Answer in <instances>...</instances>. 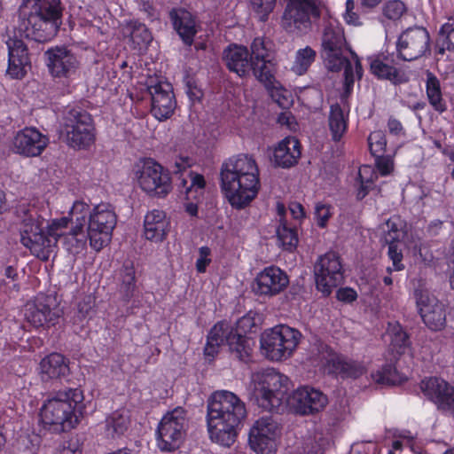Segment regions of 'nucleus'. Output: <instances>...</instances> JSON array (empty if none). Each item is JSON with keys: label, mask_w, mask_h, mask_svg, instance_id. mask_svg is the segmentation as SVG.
Segmentation results:
<instances>
[{"label": "nucleus", "mask_w": 454, "mask_h": 454, "mask_svg": "<svg viewBox=\"0 0 454 454\" xmlns=\"http://www.w3.org/2000/svg\"><path fill=\"white\" fill-rule=\"evenodd\" d=\"M48 209L49 204L43 199L18 209L21 218L20 241L43 261L57 254L59 239L64 248L73 255L83 254L88 240L91 248L100 251L110 242L117 222L111 205L100 203L91 208L86 202L76 200L69 216L52 219L43 226V214Z\"/></svg>", "instance_id": "obj_1"}, {"label": "nucleus", "mask_w": 454, "mask_h": 454, "mask_svg": "<svg viewBox=\"0 0 454 454\" xmlns=\"http://www.w3.org/2000/svg\"><path fill=\"white\" fill-rule=\"evenodd\" d=\"M289 378L273 369L251 374L246 391L248 399L267 411H279L288 407L301 415H312L323 411L327 396L320 390L303 386L291 394Z\"/></svg>", "instance_id": "obj_2"}, {"label": "nucleus", "mask_w": 454, "mask_h": 454, "mask_svg": "<svg viewBox=\"0 0 454 454\" xmlns=\"http://www.w3.org/2000/svg\"><path fill=\"white\" fill-rule=\"evenodd\" d=\"M247 416L244 401L228 390L215 391L207 404V428L209 439L223 447H231Z\"/></svg>", "instance_id": "obj_3"}, {"label": "nucleus", "mask_w": 454, "mask_h": 454, "mask_svg": "<svg viewBox=\"0 0 454 454\" xmlns=\"http://www.w3.org/2000/svg\"><path fill=\"white\" fill-rule=\"evenodd\" d=\"M261 188L256 160L248 154H239L225 161L221 168V189L236 209L249 206Z\"/></svg>", "instance_id": "obj_4"}, {"label": "nucleus", "mask_w": 454, "mask_h": 454, "mask_svg": "<svg viewBox=\"0 0 454 454\" xmlns=\"http://www.w3.org/2000/svg\"><path fill=\"white\" fill-rule=\"evenodd\" d=\"M61 13L59 0H23L18 13L20 35L39 43L51 40L61 23Z\"/></svg>", "instance_id": "obj_5"}, {"label": "nucleus", "mask_w": 454, "mask_h": 454, "mask_svg": "<svg viewBox=\"0 0 454 454\" xmlns=\"http://www.w3.org/2000/svg\"><path fill=\"white\" fill-rule=\"evenodd\" d=\"M80 388H69L47 399L40 410V421L55 433L68 431L79 422L85 406Z\"/></svg>", "instance_id": "obj_6"}, {"label": "nucleus", "mask_w": 454, "mask_h": 454, "mask_svg": "<svg viewBox=\"0 0 454 454\" xmlns=\"http://www.w3.org/2000/svg\"><path fill=\"white\" fill-rule=\"evenodd\" d=\"M302 334L287 325H278L265 330L260 339L262 355L272 362L289 359L296 351Z\"/></svg>", "instance_id": "obj_7"}, {"label": "nucleus", "mask_w": 454, "mask_h": 454, "mask_svg": "<svg viewBox=\"0 0 454 454\" xmlns=\"http://www.w3.org/2000/svg\"><path fill=\"white\" fill-rule=\"evenodd\" d=\"M308 363L316 371L328 374L340 373L352 378L361 376L366 370L364 363L347 360L322 341H318L311 346Z\"/></svg>", "instance_id": "obj_8"}, {"label": "nucleus", "mask_w": 454, "mask_h": 454, "mask_svg": "<svg viewBox=\"0 0 454 454\" xmlns=\"http://www.w3.org/2000/svg\"><path fill=\"white\" fill-rule=\"evenodd\" d=\"M226 343L231 354L241 361H247L253 351L254 340L240 333H233V328L226 322H220L210 330L204 348L206 356L214 358L219 348Z\"/></svg>", "instance_id": "obj_9"}, {"label": "nucleus", "mask_w": 454, "mask_h": 454, "mask_svg": "<svg viewBox=\"0 0 454 454\" xmlns=\"http://www.w3.org/2000/svg\"><path fill=\"white\" fill-rule=\"evenodd\" d=\"M253 51L259 60L256 63L254 76L263 83L270 98L284 109L288 108L294 102L292 93L284 88L273 75V64L270 59V51L262 38L254 40Z\"/></svg>", "instance_id": "obj_10"}, {"label": "nucleus", "mask_w": 454, "mask_h": 454, "mask_svg": "<svg viewBox=\"0 0 454 454\" xmlns=\"http://www.w3.org/2000/svg\"><path fill=\"white\" fill-rule=\"evenodd\" d=\"M133 173L137 185L151 197L164 198L172 190L169 172L151 158L137 162Z\"/></svg>", "instance_id": "obj_11"}, {"label": "nucleus", "mask_w": 454, "mask_h": 454, "mask_svg": "<svg viewBox=\"0 0 454 454\" xmlns=\"http://www.w3.org/2000/svg\"><path fill=\"white\" fill-rule=\"evenodd\" d=\"M62 136L74 149H87L94 144L95 128L91 116L79 108H68L62 123Z\"/></svg>", "instance_id": "obj_12"}, {"label": "nucleus", "mask_w": 454, "mask_h": 454, "mask_svg": "<svg viewBox=\"0 0 454 454\" xmlns=\"http://www.w3.org/2000/svg\"><path fill=\"white\" fill-rule=\"evenodd\" d=\"M322 56L325 65L329 71H344V95L348 96L353 90L356 80L363 76V67L357 54L349 47L344 46L330 50H323Z\"/></svg>", "instance_id": "obj_13"}, {"label": "nucleus", "mask_w": 454, "mask_h": 454, "mask_svg": "<svg viewBox=\"0 0 454 454\" xmlns=\"http://www.w3.org/2000/svg\"><path fill=\"white\" fill-rule=\"evenodd\" d=\"M189 427L187 412L176 407L166 412L157 427V445L163 451L178 449L185 439Z\"/></svg>", "instance_id": "obj_14"}, {"label": "nucleus", "mask_w": 454, "mask_h": 454, "mask_svg": "<svg viewBox=\"0 0 454 454\" xmlns=\"http://www.w3.org/2000/svg\"><path fill=\"white\" fill-rule=\"evenodd\" d=\"M281 435V427L271 416L257 419L248 432V445L256 454H274Z\"/></svg>", "instance_id": "obj_15"}, {"label": "nucleus", "mask_w": 454, "mask_h": 454, "mask_svg": "<svg viewBox=\"0 0 454 454\" xmlns=\"http://www.w3.org/2000/svg\"><path fill=\"white\" fill-rule=\"evenodd\" d=\"M62 315L59 301L54 294H38L24 308V317L35 328L54 325Z\"/></svg>", "instance_id": "obj_16"}, {"label": "nucleus", "mask_w": 454, "mask_h": 454, "mask_svg": "<svg viewBox=\"0 0 454 454\" xmlns=\"http://www.w3.org/2000/svg\"><path fill=\"white\" fill-rule=\"evenodd\" d=\"M382 231L384 233L383 239L388 245L387 254L393 263L392 267L387 268V272L391 273L393 270L400 271L404 268L402 263L403 249L407 247L417 252L419 250V245L406 240L407 233L404 231L403 222L399 218H390L383 225Z\"/></svg>", "instance_id": "obj_17"}, {"label": "nucleus", "mask_w": 454, "mask_h": 454, "mask_svg": "<svg viewBox=\"0 0 454 454\" xmlns=\"http://www.w3.org/2000/svg\"><path fill=\"white\" fill-rule=\"evenodd\" d=\"M46 66L51 75L62 82H69L80 75L79 57L67 46H56L45 51Z\"/></svg>", "instance_id": "obj_18"}, {"label": "nucleus", "mask_w": 454, "mask_h": 454, "mask_svg": "<svg viewBox=\"0 0 454 454\" xmlns=\"http://www.w3.org/2000/svg\"><path fill=\"white\" fill-rule=\"evenodd\" d=\"M314 274L317 290L325 295L330 294L343 279L339 256L333 252L321 255L315 263Z\"/></svg>", "instance_id": "obj_19"}, {"label": "nucleus", "mask_w": 454, "mask_h": 454, "mask_svg": "<svg viewBox=\"0 0 454 454\" xmlns=\"http://www.w3.org/2000/svg\"><path fill=\"white\" fill-rule=\"evenodd\" d=\"M319 15L316 0H288L282 26L289 32L302 31L309 27L311 19H317Z\"/></svg>", "instance_id": "obj_20"}, {"label": "nucleus", "mask_w": 454, "mask_h": 454, "mask_svg": "<svg viewBox=\"0 0 454 454\" xmlns=\"http://www.w3.org/2000/svg\"><path fill=\"white\" fill-rule=\"evenodd\" d=\"M429 41V34L425 28H409L398 38V53L403 60L417 59L428 51Z\"/></svg>", "instance_id": "obj_21"}, {"label": "nucleus", "mask_w": 454, "mask_h": 454, "mask_svg": "<svg viewBox=\"0 0 454 454\" xmlns=\"http://www.w3.org/2000/svg\"><path fill=\"white\" fill-rule=\"evenodd\" d=\"M420 388L439 410L454 419V387L452 386L444 380L432 377L423 380Z\"/></svg>", "instance_id": "obj_22"}, {"label": "nucleus", "mask_w": 454, "mask_h": 454, "mask_svg": "<svg viewBox=\"0 0 454 454\" xmlns=\"http://www.w3.org/2000/svg\"><path fill=\"white\" fill-rule=\"evenodd\" d=\"M415 298L425 325L433 331L441 330L446 321L443 305L427 290H416Z\"/></svg>", "instance_id": "obj_23"}, {"label": "nucleus", "mask_w": 454, "mask_h": 454, "mask_svg": "<svg viewBox=\"0 0 454 454\" xmlns=\"http://www.w3.org/2000/svg\"><path fill=\"white\" fill-rule=\"evenodd\" d=\"M289 283L287 275L276 266H269L260 271L253 286L258 295L274 296L282 292Z\"/></svg>", "instance_id": "obj_24"}, {"label": "nucleus", "mask_w": 454, "mask_h": 454, "mask_svg": "<svg viewBox=\"0 0 454 454\" xmlns=\"http://www.w3.org/2000/svg\"><path fill=\"white\" fill-rule=\"evenodd\" d=\"M49 139L35 128H25L16 133L12 150L20 155L35 157L46 148Z\"/></svg>", "instance_id": "obj_25"}, {"label": "nucleus", "mask_w": 454, "mask_h": 454, "mask_svg": "<svg viewBox=\"0 0 454 454\" xmlns=\"http://www.w3.org/2000/svg\"><path fill=\"white\" fill-rule=\"evenodd\" d=\"M8 49L7 74L12 78L21 79L30 67L28 51L23 40L16 35L6 41Z\"/></svg>", "instance_id": "obj_26"}, {"label": "nucleus", "mask_w": 454, "mask_h": 454, "mask_svg": "<svg viewBox=\"0 0 454 454\" xmlns=\"http://www.w3.org/2000/svg\"><path fill=\"white\" fill-rule=\"evenodd\" d=\"M148 90L152 96L153 116L160 121L169 118L176 107L171 84L160 81L153 85H149Z\"/></svg>", "instance_id": "obj_27"}, {"label": "nucleus", "mask_w": 454, "mask_h": 454, "mask_svg": "<svg viewBox=\"0 0 454 454\" xmlns=\"http://www.w3.org/2000/svg\"><path fill=\"white\" fill-rule=\"evenodd\" d=\"M253 45L254 42L251 45V53L247 47L239 44L230 45L223 52V59L228 68L239 76H245L250 71L254 74L255 66L259 60L253 51Z\"/></svg>", "instance_id": "obj_28"}, {"label": "nucleus", "mask_w": 454, "mask_h": 454, "mask_svg": "<svg viewBox=\"0 0 454 454\" xmlns=\"http://www.w3.org/2000/svg\"><path fill=\"white\" fill-rule=\"evenodd\" d=\"M170 229V221L162 210L153 209L145 215L144 235L146 239L159 243L168 236Z\"/></svg>", "instance_id": "obj_29"}, {"label": "nucleus", "mask_w": 454, "mask_h": 454, "mask_svg": "<svg viewBox=\"0 0 454 454\" xmlns=\"http://www.w3.org/2000/svg\"><path fill=\"white\" fill-rule=\"evenodd\" d=\"M301 155L300 141L294 137H286L275 146L273 162L278 167L289 168L298 163Z\"/></svg>", "instance_id": "obj_30"}, {"label": "nucleus", "mask_w": 454, "mask_h": 454, "mask_svg": "<svg viewBox=\"0 0 454 454\" xmlns=\"http://www.w3.org/2000/svg\"><path fill=\"white\" fill-rule=\"evenodd\" d=\"M170 18L175 30L183 42L187 45H192L199 30L196 18L184 9H174L170 12Z\"/></svg>", "instance_id": "obj_31"}, {"label": "nucleus", "mask_w": 454, "mask_h": 454, "mask_svg": "<svg viewBox=\"0 0 454 454\" xmlns=\"http://www.w3.org/2000/svg\"><path fill=\"white\" fill-rule=\"evenodd\" d=\"M181 185L185 189L186 200H191L185 204V211L191 216H196L198 214L197 201L204 194L205 179L203 176L191 172L188 179H182Z\"/></svg>", "instance_id": "obj_32"}, {"label": "nucleus", "mask_w": 454, "mask_h": 454, "mask_svg": "<svg viewBox=\"0 0 454 454\" xmlns=\"http://www.w3.org/2000/svg\"><path fill=\"white\" fill-rule=\"evenodd\" d=\"M67 360L59 353H51L43 357L39 364V373L43 380L59 379L67 375Z\"/></svg>", "instance_id": "obj_33"}, {"label": "nucleus", "mask_w": 454, "mask_h": 454, "mask_svg": "<svg viewBox=\"0 0 454 454\" xmlns=\"http://www.w3.org/2000/svg\"><path fill=\"white\" fill-rule=\"evenodd\" d=\"M276 209L279 216V225L277 228V238L278 245L286 251H293L298 245V236L295 230L287 225L285 215L286 209L279 202L277 203Z\"/></svg>", "instance_id": "obj_34"}, {"label": "nucleus", "mask_w": 454, "mask_h": 454, "mask_svg": "<svg viewBox=\"0 0 454 454\" xmlns=\"http://www.w3.org/2000/svg\"><path fill=\"white\" fill-rule=\"evenodd\" d=\"M130 426V412L121 408L112 412L106 419V435L115 438L124 434Z\"/></svg>", "instance_id": "obj_35"}, {"label": "nucleus", "mask_w": 454, "mask_h": 454, "mask_svg": "<svg viewBox=\"0 0 454 454\" xmlns=\"http://www.w3.org/2000/svg\"><path fill=\"white\" fill-rule=\"evenodd\" d=\"M122 34L129 36L134 48L146 49L152 42L153 36L148 28L142 23L132 20L127 22L122 27Z\"/></svg>", "instance_id": "obj_36"}, {"label": "nucleus", "mask_w": 454, "mask_h": 454, "mask_svg": "<svg viewBox=\"0 0 454 454\" xmlns=\"http://www.w3.org/2000/svg\"><path fill=\"white\" fill-rule=\"evenodd\" d=\"M348 109L341 107L339 104L332 105L328 118V126L332 137L339 141L348 128Z\"/></svg>", "instance_id": "obj_37"}, {"label": "nucleus", "mask_w": 454, "mask_h": 454, "mask_svg": "<svg viewBox=\"0 0 454 454\" xmlns=\"http://www.w3.org/2000/svg\"><path fill=\"white\" fill-rule=\"evenodd\" d=\"M347 46L343 28L335 20H330L325 27L322 47L330 50Z\"/></svg>", "instance_id": "obj_38"}, {"label": "nucleus", "mask_w": 454, "mask_h": 454, "mask_svg": "<svg viewBox=\"0 0 454 454\" xmlns=\"http://www.w3.org/2000/svg\"><path fill=\"white\" fill-rule=\"evenodd\" d=\"M426 92L430 106L438 113L447 110V103L442 98L440 81L432 73H428L426 81Z\"/></svg>", "instance_id": "obj_39"}, {"label": "nucleus", "mask_w": 454, "mask_h": 454, "mask_svg": "<svg viewBox=\"0 0 454 454\" xmlns=\"http://www.w3.org/2000/svg\"><path fill=\"white\" fill-rule=\"evenodd\" d=\"M370 67L372 73L379 78L387 79L395 83L402 82L399 72L390 64L388 58L375 57L371 59Z\"/></svg>", "instance_id": "obj_40"}, {"label": "nucleus", "mask_w": 454, "mask_h": 454, "mask_svg": "<svg viewBox=\"0 0 454 454\" xmlns=\"http://www.w3.org/2000/svg\"><path fill=\"white\" fill-rule=\"evenodd\" d=\"M316 57V51L309 46H305L297 50L294 54L291 70L297 75L306 74L314 63Z\"/></svg>", "instance_id": "obj_41"}, {"label": "nucleus", "mask_w": 454, "mask_h": 454, "mask_svg": "<svg viewBox=\"0 0 454 454\" xmlns=\"http://www.w3.org/2000/svg\"><path fill=\"white\" fill-rule=\"evenodd\" d=\"M376 178L377 173L373 167L370 165H363L359 168V187L356 193L357 199L362 200L367 195L368 192L372 188Z\"/></svg>", "instance_id": "obj_42"}, {"label": "nucleus", "mask_w": 454, "mask_h": 454, "mask_svg": "<svg viewBox=\"0 0 454 454\" xmlns=\"http://www.w3.org/2000/svg\"><path fill=\"white\" fill-rule=\"evenodd\" d=\"M386 336L389 338L391 345L396 349L397 353L404 352L405 348L408 346L409 340L406 333L399 323H389Z\"/></svg>", "instance_id": "obj_43"}, {"label": "nucleus", "mask_w": 454, "mask_h": 454, "mask_svg": "<svg viewBox=\"0 0 454 454\" xmlns=\"http://www.w3.org/2000/svg\"><path fill=\"white\" fill-rule=\"evenodd\" d=\"M371 376L372 380L378 384L395 385L404 380V378L391 364H387L380 370L372 372Z\"/></svg>", "instance_id": "obj_44"}, {"label": "nucleus", "mask_w": 454, "mask_h": 454, "mask_svg": "<svg viewBox=\"0 0 454 454\" xmlns=\"http://www.w3.org/2000/svg\"><path fill=\"white\" fill-rule=\"evenodd\" d=\"M250 4L259 20L265 21L274 10L276 0H250Z\"/></svg>", "instance_id": "obj_45"}, {"label": "nucleus", "mask_w": 454, "mask_h": 454, "mask_svg": "<svg viewBox=\"0 0 454 454\" xmlns=\"http://www.w3.org/2000/svg\"><path fill=\"white\" fill-rule=\"evenodd\" d=\"M369 148L372 155L377 156L385 152L387 140L381 130L372 132L368 137Z\"/></svg>", "instance_id": "obj_46"}, {"label": "nucleus", "mask_w": 454, "mask_h": 454, "mask_svg": "<svg viewBox=\"0 0 454 454\" xmlns=\"http://www.w3.org/2000/svg\"><path fill=\"white\" fill-rule=\"evenodd\" d=\"M405 11L404 4L399 0L387 2L383 9L384 15L390 20H398Z\"/></svg>", "instance_id": "obj_47"}, {"label": "nucleus", "mask_w": 454, "mask_h": 454, "mask_svg": "<svg viewBox=\"0 0 454 454\" xmlns=\"http://www.w3.org/2000/svg\"><path fill=\"white\" fill-rule=\"evenodd\" d=\"M135 289V270L133 268H125L122 275L121 292L126 298H129Z\"/></svg>", "instance_id": "obj_48"}, {"label": "nucleus", "mask_w": 454, "mask_h": 454, "mask_svg": "<svg viewBox=\"0 0 454 454\" xmlns=\"http://www.w3.org/2000/svg\"><path fill=\"white\" fill-rule=\"evenodd\" d=\"M55 454H82L79 440L75 437H71L62 442L57 448Z\"/></svg>", "instance_id": "obj_49"}, {"label": "nucleus", "mask_w": 454, "mask_h": 454, "mask_svg": "<svg viewBox=\"0 0 454 454\" xmlns=\"http://www.w3.org/2000/svg\"><path fill=\"white\" fill-rule=\"evenodd\" d=\"M255 325L256 323L254 317L251 312H249L238 320L236 328L233 329V333H240L241 334L246 335V333L251 332Z\"/></svg>", "instance_id": "obj_50"}, {"label": "nucleus", "mask_w": 454, "mask_h": 454, "mask_svg": "<svg viewBox=\"0 0 454 454\" xmlns=\"http://www.w3.org/2000/svg\"><path fill=\"white\" fill-rule=\"evenodd\" d=\"M333 215V208L331 206L317 203L315 207V215L317 222V224L320 227H325L329 220V218Z\"/></svg>", "instance_id": "obj_51"}, {"label": "nucleus", "mask_w": 454, "mask_h": 454, "mask_svg": "<svg viewBox=\"0 0 454 454\" xmlns=\"http://www.w3.org/2000/svg\"><path fill=\"white\" fill-rule=\"evenodd\" d=\"M211 250L207 247H201L199 249V256L196 261V270L200 273L206 271L207 266L211 263Z\"/></svg>", "instance_id": "obj_52"}, {"label": "nucleus", "mask_w": 454, "mask_h": 454, "mask_svg": "<svg viewBox=\"0 0 454 454\" xmlns=\"http://www.w3.org/2000/svg\"><path fill=\"white\" fill-rule=\"evenodd\" d=\"M376 157V167L380 173L381 176L389 175L394 169V161L393 159L389 156H380V154L375 156Z\"/></svg>", "instance_id": "obj_53"}, {"label": "nucleus", "mask_w": 454, "mask_h": 454, "mask_svg": "<svg viewBox=\"0 0 454 454\" xmlns=\"http://www.w3.org/2000/svg\"><path fill=\"white\" fill-rule=\"evenodd\" d=\"M316 444L311 445V447L307 444V449L309 453L312 454H323L324 450L330 444V438L322 436L321 434L316 433L314 436Z\"/></svg>", "instance_id": "obj_54"}, {"label": "nucleus", "mask_w": 454, "mask_h": 454, "mask_svg": "<svg viewBox=\"0 0 454 454\" xmlns=\"http://www.w3.org/2000/svg\"><path fill=\"white\" fill-rule=\"evenodd\" d=\"M186 92L193 103L200 101L203 95L201 90L197 86L196 82L191 79L186 81Z\"/></svg>", "instance_id": "obj_55"}, {"label": "nucleus", "mask_w": 454, "mask_h": 454, "mask_svg": "<svg viewBox=\"0 0 454 454\" xmlns=\"http://www.w3.org/2000/svg\"><path fill=\"white\" fill-rule=\"evenodd\" d=\"M95 303V299L92 295L88 294L82 297L78 303V311L82 316H87L92 309Z\"/></svg>", "instance_id": "obj_56"}, {"label": "nucleus", "mask_w": 454, "mask_h": 454, "mask_svg": "<svg viewBox=\"0 0 454 454\" xmlns=\"http://www.w3.org/2000/svg\"><path fill=\"white\" fill-rule=\"evenodd\" d=\"M440 33L445 37L447 48H454V27L453 24L446 23L442 26Z\"/></svg>", "instance_id": "obj_57"}, {"label": "nucleus", "mask_w": 454, "mask_h": 454, "mask_svg": "<svg viewBox=\"0 0 454 454\" xmlns=\"http://www.w3.org/2000/svg\"><path fill=\"white\" fill-rule=\"evenodd\" d=\"M337 298L344 302H352L357 298V294L350 287L340 288L337 291Z\"/></svg>", "instance_id": "obj_58"}, {"label": "nucleus", "mask_w": 454, "mask_h": 454, "mask_svg": "<svg viewBox=\"0 0 454 454\" xmlns=\"http://www.w3.org/2000/svg\"><path fill=\"white\" fill-rule=\"evenodd\" d=\"M387 128L390 134L395 135L398 137H405V132L403 128V125L398 120L394 118L389 119L387 122Z\"/></svg>", "instance_id": "obj_59"}, {"label": "nucleus", "mask_w": 454, "mask_h": 454, "mask_svg": "<svg viewBox=\"0 0 454 454\" xmlns=\"http://www.w3.org/2000/svg\"><path fill=\"white\" fill-rule=\"evenodd\" d=\"M289 211L294 219L300 220L304 217L305 213L300 203L293 202L289 205Z\"/></svg>", "instance_id": "obj_60"}, {"label": "nucleus", "mask_w": 454, "mask_h": 454, "mask_svg": "<svg viewBox=\"0 0 454 454\" xmlns=\"http://www.w3.org/2000/svg\"><path fill=\"white\" fill-rule=\"evenodd\" d=\"M344 20L349 25L358 26L361 24L359 20V16L354 12H345Z\"/></svg>", "instance_id": "obj_61"}, {"label": "nucleus", "mask_w": 454, "mask_h": 454, "mask_svg": "<svg viewBox=\"0 0 454 454\" xmlns=\"http://www.w3.org/2000/svg\"><path fill=\"white\" fill-rule=\"evenodd\" d=\"M443 225V223L440 220H434L432 221L428 226V231L432 235H437L440 232V230L442 229Z\"/></svg>", "instance_id": "obj_62"}, {"label": "nucleus", "mask_w": 454, "mask_h": 454, "mask_svg": "<svg viewBox=\"0 0 454 454\" xmlns=\"http://www.w3.org/2000/svg\"><path fill=\"white\" fill-rule=\"evenodd\" d=\"M402 451V442L400 441H394L391 450L387 454H400Z\"/></svg>", "instance_id": "obj_63"}, {"label": "nucleus", "mask_w": 454, "mask_h": 454, "mask_svg": "<svg viewBox=\"0 0 454 454\" xmlns=\"http://www.w3.org/2000/svg\"><path fill=\"white\" fill-rule=\"evenodd\" d=\"M175 165H176V171L179 172V171H182L183 169H184L187 166H189V161H188V160L179 159V160H176Z\"/></svg>", "instance_id": "obj_64"}]
</instances>
